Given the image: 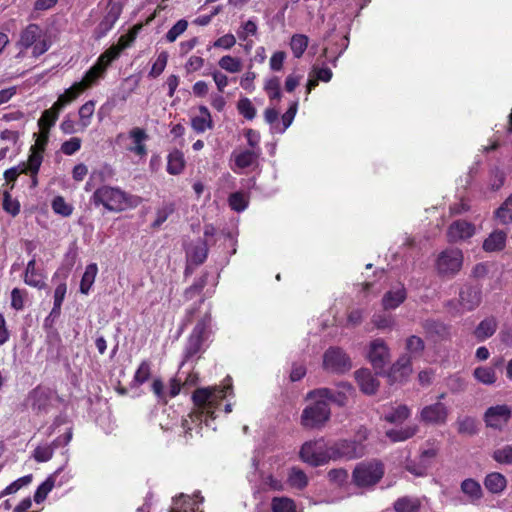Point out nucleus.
Listing matches in <instances>:
<instances>
[{"instance_id": "1", "label": "nucleus", "mask_w": 512, "mask_h": 512, "mask_svg": "<svg viewBox=\"0 0 512 512\" xmlns=\"http://www.w3.org/2000/svg\"><path fill=\"white\" fill-rule=\"evenodd\" d=\"M233 393L231 378L227 377L221 387L199 388L193 393V401L198 411L190 413L187 418L183 419L182 427L185 433L193 430L192 424L195 426L205 422L209 426L208 418L215 419L216 411L219 409L220 402Z\"/></svg>"}, {"instance_id": "2", "label": "nucleus", "mask_w": 512, "mask_h": 512, "mask_svg": "<svg viewBox=\"0 0 512 512\" xmlns=\"http://www.w3.org/2000/svg\"><path fill=\"white\" fill-rule=\"evenodd\" d=\"M328 396L326 390H313L307 393L306 400L308 404L302 411L300 424L306 429H320L330 419L331 411L325 397Z\"/></svg>"}, {"instance_id": "3", "label": "nucleus", "mask_w": 512, "mask_h": 512, "mask_svg": "<svg viewBox=\"0 0 512 512\" xmlns=\"http://www.w3.org/2000/svg\"><path fill=\"white\" fill-rule=\"evenodd\" d=\"M425 343L422 338L412 335L406 339L405 350L407 354L402 355L392 365L388 377L392 382H403L412 374V358L419 357L424 351Z\"/></svg>"}, {"instance_id": "4", "label": "nucleus", "mask_w": 512, "mask_h": 512, "mask_svg": "<svg viewBox=\"0 0 512 512\" xmlns=\"http://www.w3.org/2000/svg\"><path fill=\"white\" fill-rule=\"evenodd\" d=\"M91 200L95 206L102 205L111 212H121L131 205L130 196L118 187L101 186L97 188Z\"/></svg>"}, {"instance_id": "5", "label": "nucleus", "mask_w": 512, "mask_h": 512, "mask_svg": "<svg viewBox=\"0 0 512 512\" xmlns=\"http://www.w3.org/2000/svg\"><path fill=\"white\" fill-rule=\"evenodd\" d=\"M332 445H328L323 438L305 442L300 449L299 457L304 462L313 467L327 464L335 461Z\"/></svg>"}, {"instance_id": "6", "label": "nucleus", "mask_w": 512, "mask_h": 512, "mask_svg": "<svg viewBox=\"0 0 512 512\" xmlns=\"http://www.w3.org/2000/svg\"><path fill=\"white\" fill-rule=\"evenodd\" d=\"M17 46L21 50L31 49L32 56L39 57L49 50L51 43L39 25L29 24L20 32Z\"/></svg>"}, {"instance_id": "7", "label": "nucleus", "mask_w": 512, "mask_h": 512, "mask_svg": "<svg viewBox=\"0 0 512 512\" xmlns=\"http://www.w3.org/2000/svg\"><path fill=\"white\" fill-rule=\"evenodd\" d=\"M464 255L458 248H447L440 252L435 261L437 273L442 277L452 278L462 269Z\"/></svg>"}, {"instance_id": "8", "label": "nucleus", "mask_w": 512, "mask_h": 512, "mask_svg": "<svg viewBox=\"0 0 512 512\" xmlns=\"http://www.w3.org/2000/svg\"><path fill=\"white\" fill-rule=\"evenodd\" d=\"M384 475L383 465L376 460L359 463L353 471V481L358 487H370Z\"/></svg>"}, {"instance_id": "9", "label": "nucleus", "mask_w": 512, "mask_h": 512, "mask_svg": "<svg viewBox=\"0 0 512 512\" xmlns=\"http://www.w3.org/2000/svg\"><path fill=\"white\" fill-rule=\"evenodd\" d=\"M149 136L145 129L140 127H133L127 134L119 133L116 136V142L120 143L124 139H128L130 143L126 146V150L140 158L147 156L146 141Z\"/></svg>"}, {"instance_id": "10", "label": "nucleus", "mask_w": 512, "mask_h": 512, "mask_svg": "<svg viewBox=\"0 0 512 512\" xmlns=\"http://www.w3.org/2000/svg\"><path fill=\"white\" fill-rule=\"evenodd\" d=\"M448 416L449 408L441 401L425 405L418 413V418L421 422L435 426L446 424Z\"/></svg>"}, {"instance_id": "11", "label": "nucleus", "mask_w": 512, "mask_h": 512, "mask_svg": "<svg viewBox=\"0 0 512 512\" xmlns=\"http://www.w3.org/2000/svg\"><path fill=\"white\" fill-rule=\"evenodd\" d=\"M323 367L333 373H344L351 368L350 358L338 347H330L323 355Z\"/></svg>"}, {"instance_id": "12", "label": "nucleus", "mask_w": 512, "mask_h": 512, "mask_svg": "<svg viewBox=\"0 0 512 512\" xmlns=\"http://www.w3.org/2000/svg\"><path fill=\"white\" fill-rule=\"evenodd\" d=\"M367 357L373 368L381 372L390 360L388 345L381 338L371 341Z\"/></svg>"}, {"instance_id": "13", "label": "nucleus", "mask_w": 512, "mask_h": 512, "mask_svg": "<svg viewBox=\"0 0 512 512\" xmlns=\"http://www.w3.org/2000/svg\"><path fill=\"white\" fill-rule=\"evenodd\" d=\"M511 414V408L506 404L491 406L484 414V422L487 427L502 430L509 422Z\"/></svg>"}, {"instance_id": "14", "label": "nucleus", "mask_w": 512, "mask_h": 512, "mask_svg": "<svg viewBox=\"0 0 512 512\" xmlns=\"http://www.w3.org/2000/svg\"><path fill=\"white\" fill-rule=\"evenodd\" d=\"M123 10L119 2L108 3L107 12L94 30V37L101 39L114 27Z\"/></svg>"}, {"instance_id": "15", "label": "nucleus", "mask_w": 512, "mask_h": 512, "mask_svg": "<svg viewBox=\"0 0 512 512\" xmlns=\"http://www.w3.org/2000/svg\"><path fill=\"white\" fill-rule=\"evenodd\" d=\"M334 459H355L362 457L365 453V446L354 440H341L332 444Z\"/></svg>"}, {"instance_id": "16", "label": "nucleus", "mask_w": 512, "mask_h": 512, "mask_svg": "<svg viewBox=\"0 0 512 512\" xmlns=\"http://www.w3.org/2000/svg\"><path fill=\"white\" fill-rule=\"evenodd\" d=\"M482 301L481 289L477 286L465 285L459 292L460 312L473 311Z\"/></svg>"}, {"instance_id": "17", "label": "nucleus", "mask_w": 512, "mask_h": 512, "mask_svg": "<svg viewBox=\"0 0 512 512\" xmlns=\"http://www.w3.org/2000/svg\"><path fill=\"white\" fill-rule=\"evenodd\" d=\"M260 155V149L258 150H235L231 157L234 165L231 166L235 173H240L243 169L253 168L257 166Z\"/></svg>"}, {"instance_id": "18", "label": "nucleus", "mask_w": 512, "mask_h": 512, "mask_svg": "<svg viewBox=\"0 0 512 512\" xmlns=\"http://www.w3.org/2000/svg\"><path fill=\"white\" fill-rule=\"evenodd\" d=\"M475 233L476 227L474 224L465 220H457L450 224L447 237L449 242L457 243L471 238Z\"/></svg>"}, {"instance_id": "19", "label": "nucleus", "mask_w": 512, "mask_h": 512, "mask_svg": "<svg viewBox=\"0 0 512 512\" xmlns=\"http://www.w3.org/2000/svg\"><path fill=\"white\" fill-rule=\"evenodd\" d=\"M406 297L407 291L405 286L398 283L383 295L382 307L384 310H394L405 301Z\"/></svg>"}, {"instance_id": "20", "label": "nucleus", "mask_w": 512, "mask_h": 512, "mask_svg": "<svg viewBox=\"0 0 512 512\" xmlns=\"http://www.w3.org/2000/svg\"><path fill=\"white\" fill-rule=\"evenodd\" d=\"M318 390H326L328 396L325 397V400L328 403L333 402L339 406L345 405L354 393V388L349 383L344 382L340 383L336 389L319 388Z\"/></svg>"}, {"instance_id": "21", "label": "nucleus", "mask_w": 512, "mask_h": 512, "mask_svg": "<svg viewBox=\"0 0 512 512\" xmlns=\"http://www.w3.org/2000/svg\"><path fill=\"white\" fill-rule=\"evenodd\" d=\"M203 498L195 494L193 497L181 495L175 499L170 512H202L199 510V505L202 503Z\"/></svg>"}, {"instance_id": "22", "label": "nucleus", "mask_w": 512, "mask_h": 512, "mask_svg": "<svg viewBox=\"0 0 512 512\" xmlns=\"http://www.w3.org/2000/svg\"><path fill=\"white\" fill-rule=\"evenodd\" d=\"M51 393L44 388L34 389L28 396V404L37 412H46L50 406Z\"/></svg>"}, {"instance_id": "23", "label": "nucleus", "mask_w": 512, "mask_h": 512, "mask_svg": "<svg viewBox=\"0 0 512 512\" xmlns=\"http://www.w3.org/2000/svg\"><path fill=\"white\" fill-rule=\"evenodd\" d=\"M191 127L199 134L213 128L212 116L206 106H200L197 114L191 117Z\"/></svg>"}, {"instance_id": "24", "label": "nucleus", "mask_w": 512, "mask_h": 512, "mask_svg": "<svg viewBox=\"0 0 512 512\" xmlns=\"http://www.w3.org/2000/svg\"><path fill=\"white\" fill-rule=\"evenodd\" d=\"M355 379L361 389V391L365 394L371 395L374 394L379 386V382L375 378V376L368 369H360L355 372Z\"/></svg>"}, {"instance_id": "25", "label": "nucleus", "mask_w": 512, "mask_h": 512, "mask_svg": "<svg viewBox=\"0 0 512 512\" xmlns=\"http://www.w3.org/2000/svg\"><path fill=\"white\" fill-rule=\"evenodd\" d=\"M258 32V26L255 20L248 19L241 23L238 30L236 31L237 37L239 40L244 41V49L245 51L249 52L254 43L252 40H249V37L257 35Z\"/></svg>"}, {"instance_id": "26", "label": "nucleus", "mask_w": 512, "mask_h": 512, "mask_svg": "<svg viewBox=\"0 0 512 512\" xmlns=\"http://www.w3.org/2000/svg\"><path fill=\"white\" fill-rule=\"evenodd\" d=\"M81 86L82 85L75 82L69 88L65 89L54 102L55 108L62 110L75 101L84 92Z\"/></svg>"}, {"instance_id": "27", "label": "nucleus", "mask_w": 512, "mask_h": 512, "mask_svg": "<svg viewBox=\"0 0 512 512\" xmlns=\"http://www.w3.org/2000/svg\"><path fill=\"white\" fill-rule=\"evenodd\" d=\"M461 491L472 504L478 503L483 497V490L480 483L472 478L462 481Z\"/></svg>"}, {"instance_id": "28", "label": "nucleus", "mask_w": 512, "mask_h": 512, "mask_svg": "<svg viewBox=\"0 0 512 512\" xmlns=\"http://www.w3.org/2000/svg\"><path fill=\"white\" fill-rule=\"evenodd\" d=\"M498 322L493 316L483 319L475 328L474 336L478 341L490 338L497 330Z\"/></svg>"}, {"instance_id": "29", "label": "nucleus", "mask_w": 512, "mask_h": 512, "mask_svg": "<svg viewBox=\"0 0 512 512\" xmlns=\"http://www.w3.org/2000/svg\"><path fill=\"white\" fill-rule=\"evenodd\" d=\"M484 486L492 494H501L506 489L507 479L499 472H491L486 475Z\"/></svg>"}, {"instance_id": "30", "label": "nucleus", "mask_w": 512, "mask_h": 512, "mask_svg": "<svg viewBox=\"0 0 512 512\" xmlns=\"http://www.w3.org/2000/svg\"><path fill=\"white\" fill-rule=\"evenodd\" d=\"M507 234L501 230L493 231L483 242V249L486 252L500 251L505 247Z\"/></svg>"}, {"instance_id": "31", "label": "nucleus", "mask_w": 512, "mask_h": 512, "mask_svg": "<svg viewBox=\"0 0 512 512\" xmlns=\"http://www.w3.org/2000/svg\"><path fill=\"white\" fill-rule=\"evenodd\" d=\"M188 260L196 265L202 264L208 254L206 242L199 240L195 244L190 245L186 251Z\"/></svg>"}, {"instance_id": "32", "label": "nucleus", "mask_w": 512, "mask_h": 512, "mask_svg": "<svg viewBox=\"0 0 512 512\" xmlns=\"http://www.w3.org/2000/svg\"><path fill=\"white\" fill-rule=\"evenodd\" d=\"M24 282L32 287L41 289L45 286L43 276L36 271V259L32 258L26 266Z\"/></svg>"}, {"instance_id": "33", "label": "nucleus", "mask_w": 512, "mask_h": 512, "mask_svg": "<svg viewBox=\"0 0 512 512\" xmlns=\"http://www.w3.org/2000/svg\"><path fill=\"white\" fill-rule=\"evenodd\" d=\"M184 154L180 150H173L167 157V172L171 175H179L185 168Z\"/></svg>"}, {"instance_id": "34", "label": "nucleus", "mask_w": 512, "mask_h": 512, "mask_svg": "<svg viewBox=\"0 0 512 512\" xmlns=\"http://www.w3.org/2000/svg\"><path fill=\"white\" fill-rule=\"evenodd\" d=\"M418 430V425L409 424L405 427L388 430L386 435L392 442H401L413 437Z\"/></svg>"}, {"instance_id": "35", "label": "nucleus", "mask_w": 512, "mask_h": 512, "mask_svg": "<svg viewBox=\"0 0 512 512\" xmlns=\"http://www.w3.org/2000/svg\"><path fill=\"white\" fill-rule=\"evenodd\" d=\"M63 468L57 469L53 474H51L36 490L34 494V501L36 503L43 502L49 492L53 489L56 484L57 476L62 472Z\"/></svg>"}, {"instance_id": "36", "label": "nucleus", "mask_w": 512, "mask_h": 512, "mask_svg": "<svg viewBox=\"0 0 512 512\" xmlns=\"http://www.w3.org/2000/svg\"><path fill=\"white\" fill-rule=\"evenodd\" d=\"M473 376L478 382L484 385H493L497 381L495 368L489 366H480L475 368Z\"/></svg>"}, {"instance_id": "37", "label": "nucleus", "mask_w": 512, "mask_h": 512, "mask_svg": "<svg viewBox=\"0 0 512 512\" xmlns=\"http://www.w3.org/2000/svg\"><path fill=\"white\" fill-rule=\"evenodd\" d=\"M98 273V267L96 263H91L86 266L85 272L80 282V292L87 295L95 282V278Z\"/></svg>"}, {"instance_id": "38", "label": "nucleus", "mask_w": 512, "mask_h": 512, "mask_svg": "<svg viewBox=\"0 0 512 512\" xmlns=\"http://www.w3.org/2000/svg\"><path fill=\"white\" fill-rule=\"evenodd\" d=\"M95 106L96 102L94 100H89L80 106L78 110V116L79 125L81 126L82 130L86 129L91 124L92 117L95 112Z\"/></svg>"}, {"instance_id": "39", "label": "nucleus", "mask_w": 512, "mask_h": 512, "mask_svg": "<svg viewBox=\"0 0 512 512\" xmlns=\"http://www.w3.org/2000/svg\"><path fill=\"white\" fill-rule=\"evenodd\" d=\"M288 484L296 489H304L308 485V477L303 470L292 467L287 477Z\"/></svg>"}, {"instance_id": "40", "label": "nucleus", "mask_w": 512, "mask_h": 512, "mask_svg": "<svg viewBox=\"0 0 512 512\" xmlns=\"http://www.w3.org/2000/svg\"><path fill=\"white\" fill-rule=\"evenodd\" d=\"M221 69L228 73H239L243 68V62L240 58L231 55H224L218 60Z\"/></svg>"}, {"instance_id": "41", "label": "nucleus", "mask_w": 512, "mask_h": 512, "mask_svg": "<svg viewBox=\"0 0 512 512\" xmlns=\"http://www.w3.org/2000/svg\"><path fill=\"white\" fill-rule=\"evenodd\" d=\"M411 415V410L406 405H398L392 408L391 411L387 412L384 416L385 420L390 423H402L408 419Z\"/></svg>"}, {"instance_id": "42", "label": "nucleus", "mask_w": 512, "mask_h": 512, "mask_svg": "<svg viewBox=\"0 0 512 512\" xmlns=\"http://www.w3.org/2000/svg\"><path fill=\"white\" fill-rule=\"evenodd\" d=\"M60 109L55 108V104L50 109L45 110L38 120L40 130L49 131L52 126L56 123Z\"/></svg>"}, {"instance_id": "43", "label": "nucleus", "mask_w": 512, "mask_h": 512, "mask_svg": "<svg viewBox=\"0 0 512 512\" xmlns=\"http://www.w3.org/2000/svg\"><path fill=\"white\" fill-rule=\"evenodd\" d=\"M298 110V100L293 101L288 110L282 115V126H273V131L276 133H284L292 124Z\"/></svg>"}, {"instance_id": "44", "label": "nucleus", "mask_w": 512, "mask_h": 512, "mask_svg": "<svg viewBox=\"0 0 512 512\" xmlns=\"http://www.w3.org/2000/svg\"><path fill=\"white\" fill-rule=\"evenodd\" d=\"M273 512H302L298 510L295 502L288 497H275L271 503Z\"/></svg>"}, {"instance_id": "45", "label": "nucleus", "mask_w": 512, "mask_h": 512, "mask_svg": "<svg viewBox=\"0 0 512 512\" xmlns=\"http://www.w3.org/2000/svg\"><path fill=\"white\" fill-rule=\"evenodd\" d=\"M54 455V447L51 443H41L36 446L32 457L38 463L48 462Z\"/></svg>"}, {"instance_id": "46", "label": "nucleus", "mask_w": 512, "mask_h": 512, "mask_svg": "<svg viewBox=\"0 0 512 512\" xmlns=\"http://www.w3.org/2000/svg\"><path fill=\"white\" fill-rule=\"evenodd\" d=\"M264 91L266 92L271 103H273L275 100H280L282 95L280 89V79L276 76L266 79L264 83Z\"/></svg>"}, {"instance_id": "47", "label": "nucleus", "mask_w": 512, "mask_h": 512, "mask_svg": "<svg viewBox=\"0 0 512 512\" xmlns=\"http://www.w3.org/2000/svg\"><path fill=\"white\" fill-rule=\"evenodd\" d=\"M396 512H419L420 501L417 498L403 497L394 504Z\"/></svg>"}, {"instance_id": "48", "label": "nucleus", "mask_w": 512, "mask_h": 512, "mask_svg": "<svg viewBox=\"0 0 512 512\" xmlns=\"http://www.w3.org/2000/svg\"><path fill=\"white\" fill-rule=\"evenodd\" d=\"M495 218L501 224H510V223H512V194L495 211Z\"/></svg>"}, {"instance_id": "49", "label": "nucleus", "mask_w": 512, "mask_h": 512, "mask_svg": "<svg viewBox=\"0 0 512 512\" xmlns=\"http://www.w3.org/2000/svg\"><path fill=\"white\" fill-rule=\"evenodd\" d=\"M309 39L304 34H294L290 41V47L295 58H300L307 49Z\"/></svg>"}, {"instance_id": "50", "label": "nucleus", "mask_w": 512, "mask_h": 512, "mask_svg": "<svg viewBox=\"0 0 512 512\" xmlns=\"http://www.w3.org/2000/svg\"><path fill=\"white\" fill-rule=\"evenodd\" d=\"M42 160V152H39L37 150H31V154L28 158L27 165L23 169H21V172H25L26 170H28L34 176L33 184L36 183L35 175L39 171Z\"/></svg>"}, {"instance_id": "51", "label": "nucleus", "mask_w": 512, "mask_h": 512, "mask_svg": "<svg viewBox=\"0 0 512 512\" xmlns=\"http://www.w3.org/2000/svg\"><path fill=\"white\" fill-rule=\"evenodd\" d=\"M151 375V364L148 361H142L135 372L132 385L138 387L145 383Z\"/></svg>"}, {"instance_id": "52", "label": "nucleus", "mask_w": 512, "mask_h": 512, "mask_svg": "<svg viewBox=\"0 0 512 512\" xmlns=\"http://www.w3.org/2000/svg\"><path fill=\"white\" fill-rule=\"evenodd\" d=\"M104 74L98 70V68L91 67L83 76L82 80L77 82V84L82 85V89L85 91L94 85L100 78H102Z\"/></svg>"}, {"instance_id": "53", "label": "nucleus", "mask_w": 512, "mask_h": 512, "mask_svg": "<svg viewBox=\"0 0 512 512\" xmlns=\"http://www.w3.org/2000/svg\"><path fill=\"white\" fill-rule=\"evenodd\" d=\"M3 209L5 212L15 217L20 212V203L17 199L12 198L8 190L3 192Z\"/></svg>"}, {"instance_id": "54", "label": "nucleus", "mask_w": 512, "mask_h": 512, "mask_svg": "<svg viewBox=\"0 0 512 512\" xmlns=\"http://www.w3.org/2000/svg\"><path fill=\"white\" fill-rule=\"evenodd\" d=\"M458 432L460 434L473 435L477 432L476 420L465 416L457 419Z\"/></svg>"}, {"instance_id": "55", "label": "nucleus", "mask_w": 512, "mask_h": 512, "mask_svg": "<svg viewBox=\"0 0 512 512\" xmlns=\"http://www.w3.org/2000/svg\"><path fill=\"white\" fill-rule=\"evenodd\" d=\"M211 328V317L209 314H205L204 317H202L196 326L194 327L191 334H196L198 338H201L205 340L210 332Z\"/></svg>"}, {"instance_id": "56", "label": "nucleus", "mask_w": 512, "mask_h": 512, "mask_svg": "<svg viewBox=\"0 0 512 512\" xmlns=\"http://www.w3.org/2000/svg\"><path fill=\"white\" fill-rule=\"evenodd\" d=\"M204 340L198 338L196 334H191L185 349V359L196 356L202 349Z\"/></svg>"}, {"instance_id": "57", "label": "nucleus", "mask_w": 512, "mask_h": 512, "mask_svg": "<svg viewBox=\"0 0 512 512\" xmlns=\"http://www.w3.org/2000/svg\"><path fill=\"white\" fill-rule=\"evenodd\" d=\"M52 209L56 214L68 217L73 212V206L65 201L61 196H57L52 201Z\"/></svg>"}, {"instance_id": "58", "label": "nucleus", "mask_w": 512, "mask_h": 512, "mask_svg": "<svg viewBox=\"0 0 512 512\" xmlns=\"http://www.w3.org/2000/svg\"><path fill=\"white\" fill-rule=\"evenodd\" d=\"M174 210L175 206L172 202L164 203L161 207H159L156 212V219L153 223V227L161 226L174 212Z\"/></svg>"}, {"instance_id": "59", "label": "nucleus", "mask_w": 512, "mask_h": 512, "mask_svg": "<svg viewBox=\"0 0 512 512\" xmlns=\"http://www.w3.org/2000/svg\"><path fill=\"white\" fill-rule=\"evenodd\" d=\"M493 459L504 465L512 464V446L505 445L501 448L496 449L492 455Z\"/></svg>"}, {"instance_id": "60", "label": "nucleus", "mask_w": 512, "mask_h": 512, "mask_svg": "<svg viewBox=\"0 0 512 512\" xmlns=\"http://www.w3.org/2000/svg\"><path fill=\"white\" fill-rule=\"evenodd\" d=\"M238 112L246 119L252 120L256 116V109L248 98H241L237 103Z\"/></svg>"}, {"instance_id": "61", "label": "nucleus", "mask_w": 512, "mask_h": 512, "mask_svg": "<svg viewBox=\"0 0 512 512\" xmlns=\"http://www.w3.org/2000/svg\"><path fill=\"white\" fill-rule=\"evenodd\" d=\"M188 27V22L184 19L177 21L166 33V40L170 43L174 42L180 35H182Z\"/></svg>"}, {"instance_id": "62", "label": "nucleus", "mask_w": 512, "mask_h": 512, "mask_svg": "<svg viewBox=\"0 0 512 512\" xmlns=\"http://www.w3.org/2000/svg\"><path fill=\"white\" fill-rule=\"evenodd\" d=\"M167 62L168 53L166 51L160 52L152 65L149 75L154 78L158 77L164 71Z\"/></svg>"}, {"instance_id": "63", "label": "nucleus", "mask_w": 512, "mask_h": 512, "mask_svg": "<svg viewBox=\"0 0 512 512\" xmlns=\"http://www.w3.org/2000/svg\"><path fill=\"white\" fill-rule=\"evenodd\" d=\"M372 322L380 330L392 329L395 326L394 317L385 314H375L372 317Z\"/></svg>"}, {"instance_id": "64", "label": "nucleus", "mask_w": 512, "mask_h": 512, "mask_svg": "<svg viewBox=\"0 0 512 512\" xmlns=\"http://www.w3.org/2000/svg\"><path fill=\"white\" fill-rule=\"evenodd\" d=\"M229 205L233 210L241 212L247 208L248 200L244 194L235 192L229 197Z\"/></svg>"}]
</instances>
